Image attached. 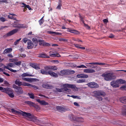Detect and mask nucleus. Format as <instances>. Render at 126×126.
I'll return each instance as SVG.
<instances>
[{"instance_id":"obj_1","label":"nucleus","mask_w":126,"mask_h":126,"mask_svg":"<svg viewBox=\"0 0 126 126\" xmlns=\"http://www.w3.org/2000/svg\"><path fill=\"white\" fill-rule=\"evenodd\" d=\"M102 76L104 78V79L107 81L114 79L116 78V76L112 72L105 73L102 74Z\"/></svg>"},{"instance_id":"obj_2","label":"nucleus","mask_w":126,"mask_h":126,"mask_svg":"<svg viewBox=\"0 0 126 126\" xmlns=\"http://www.w3.org/2000/svg\"><path fill=\"white\" fill-rule=\"evenodd\" d=\"M93 93L95 97L99 101H102V99L101 96H104L105 95V93L103 91L100 90L94 91Z\"/></svg>"},{"instance_id":"obj_3","label":"nucleus","mask_w":126,"mask_h":126,"mask_svg":"<svg viewBox=\"0 0 126 126\" xmlns=\"http://www.w3.org/2000/svg\"><path fill=\"white\" fill-rule=\"evenodd\" d=\"M24 116L30 119V120L34 122L36 124H38L40 122V121L37 119L34 116L32 115L31 113L25 112Z\"/></svg>"},{"instance_id":"obj_4","label":"nucleus","mask_w":126,"mask_h":126,"mask_svg":"<svg viewBox=\"0 0 126 126\" xmlns=\"http://www.w3.org/2000/svg\"><path fill=\"white\" fill-rule=\"evenodd\" d=\"M13 87L15 89V92L17 94L20 95L23 94V91L21 87L18 86L14 84L13 85Z\"/></svg>"},{"instance_id":"obj_5","label":"nucleus","mask_w":126,"mask_h":126,"mask_svg":"<svg viewBox=\"0 0 126 126\" xmlns=\"http://www.w3.org/2000/svg\"><path fill=\"white\" fill-rule=\"evenodd\" d=\"M60 74L61 76L71 74L75 73V71L72 70H64L61 71Z\"/></svg>"},{"instance_id":"obj_6","label":"nucleus","mask_w":126,"mask_h":126,"mask_svg":"<svg viewBox=\"0 0 126 126\" xmlns=\"http://www.w3.org/2000/svg\"><path fill=\"white\" fill-rule=\"evenodd\" d=\"M15 83L20 87L21 85L24 86H29L30 85V84L25 82H22L20 81L18 79L16 80L15 81Z\"/></svg>"},{"instance_id":"obj_7","label":"nucleus","mask_w":126,"mask_h":126,"mask_svg":"<svg viewBox=\"0 0 126 126\" xmlns=\"http://www.w3.org/2000/svg\"><path fill=\"white\" fill-rule=\"evenodd\" d=\"M88 87L91 88H96L99 87L98 84L94 82H92L88 83L86 84Z\"/></svg>"},{"instance_id":"obj_8","label":"nucleus","mask_w":126,"mask_h":126,"mask_svg":"<svg viewBox=\"0 0 126 126\" xmlns=\"http://www.w3.org/2000/svg\"><path fill=\"white\" fill-rule=\"evenodd\" d=\"M65 84L63 85V88L61 89H57V91L60 92H62L67 93H68L70 92V90L65 86L64 85Z\"/></svg>"},{"instance_id":"obj_9","label":"nucleus","mask_w":126,"mask_h":126,"mask_svg":"<svg viewBox=\"0 0 126 126\" xmlns=\"http://www.w3.org/2000/svg\"><path fill=\"white\" fill-rule=\"evenodd\" d=\"M5 93L7 94L11 98H12L14 97L13 91L11 88H7V89Z\"/></svg>"},{"instance_id":"obj_10","label":"nucleus","mask_w":126,"mask_h":126,"mask_svg":"<svg viewBox=\"0 0 126 126\" xmlns=\"http://www.w3.org/2000/svg\"><path fill=\"white\" fill-rule=\"evenodd\" d=\"M38 42L39 43V45L40 46L47 47H49L50 46V44L49 43L45 42L44 40L38 39Z\"/></svg>"},{"instance_id":"obj_11","label":"nucleus","mask_w":126,"mask_h":126,"mask_svg":"<svg viewBox=\"0 0 126 126\" xmlns=\"http://www.w3.org/2000/svg\"><path fill=\"white\" fill-rule=\"evenodd\" d=\"M64 85L67 88H70L76 91L78 90V88L75 85L70 84L68 83L65 84Z\"/></svg>"},{"instance_id":"obj_12","label":"nucleus","mask_w":126,"mask_h":126,"mask_svg":"<svg viewBox=\"0 0 126 126\" xmlns=\"http://www.w3.org/2000/svg\"><path fill=\"white\" fill-rule=\"evenodd\" d=\"M18 31V30L17 29H15L6 33L4 36L6 37L11 36L16 33Z\"/></svg>"},{"instance_id":"obj_13","label":"nucleus","mask_w":126,"mask_h":126,"mask_svg":"<svg viewBox=\"0 0 126 126\" xmlns=\"http://www.w3.org/2000/svg\"><path fill=\"white\" fill-rule=\"evenodd\" d=\"M11 111L13 113L20 114L23 116H24L25 113V112H24L21 110H20L19 111L15 110L13 109H11Z\"/></svg>"},{"instance_id":"obj_14","label":"nucleus","mask_w":126,"mask_h":126,"mask_svg":"<svg viewBox=\"0 0 126 126\" xmlns=\"http://www.w3.org/2000/svg\"><path fill=\"white\" fill-rule=\"evenodd\" d=\"M110 85L114 88H116L119 87V85L117 80H113L111 82Z\"/></svg>"},{"instance_id":"obj_15","label":"nucleus","mask_w":126,"mask_h":126,"mask_svg":"<svg viewBox=\"0 0 126 126\" xmlns=\"http://www.w3.org/2000/svg\"><path fill=\"white\" fill-rule=\"evenodd\" d=\"M23 80L29 82L35 81L38 80L37 79L31 78H22Z\"/></svg>"},{"instance_id":"obj_16","label":"nucleus","mask_w":126,"mask_h":126,"mask_svg":"<svg viewBox=\"0 0 126 126\" xmlns=\"http://www.w3.org/2000/svg\"><path fill=\"white\" fill-rule=\"evenodd\" d=\"M13 27L15 28H24L26 27L23 24L19 23L15 24H13Z\"/></svg>"},{"instance_id":"obj_17","label":"nucleus","mask_w":126,"mask_h":126,"mask_svg":"<svg viewBox=\"0 0 126 126\" xmlns=\"http://www.w3.org/2000/svg\"><path fill=\"white\" fill-rule=\"evenodd\" d=\"M27 48L29 49H32V48L34 46V45L32 42L30 40H29L27 42Z\"/></svg>"},{"instance_id":"obj_18","label":"nucleus","mask_w":126,"mask_h":126,"mask_svg":"<svg viewBox=\"0 0 126 126\" xmlns=\"http://www.w3.org/2000/svg\"><path fill=\"white\" fill-rule=\"evenodd\" d=\"M36 101L39 103L41 105H47L48 104L45 101L43 100L41 101L39 99H36Z\"/></svg>"},{"instance_id":"obj_19","label":"nucleus","mask_w":126,"mask_h":126,"mask_svg":"<svg viewBox=\"0 0 126 126\" xmlns=\"http://www.w3.org/2000/svg\"><path fill=\"white\" fill-rule=\"evenodd\" d=\"M77 77L79 78H86L88 77V76L86 74H78L77 75Z\"/></svg>"},{"instance_id":"obj_20","label":"nucleus","mask_w":126,"mask_h":126,"mask_svg":"<svg viewBox=\"0 0 126 126\" xmlns=\"http://www.w3.org/2000/svg\"><path fill=\"white\" fill-rule=\"evenodd\" d=\"M67 31L68 32L78 34H79V32L75 30H72V29L68 28Z\"/></svg>"},{"instance_id":"obj_21","label":"nucleus","mask_w":126,"mask_h":126,"mask_svg":"<svg viewBox=\"0 0 126 126\" xmlns=\"http://www.w3.org/2000/svg\"><path fill=\"white\" fill-rule=\"evenodd\" d=\"M42 86L43 87L47 89H52L53 88L52 86L48 84H44L42 85Z\"/></svg>"},{"instance_id":"obj_22","label":"nucleus","mask_w":126,"mask_h":126,"mask_svg":"<svg viewBox=\"0 0 126 126\" xmlns=\"http://www.w3.org/2000/svg\"><path fill=\"white\" fill-rule=\"evenodd\" d=\"M12 51V49L11 48H7L3 51L2 54H5L11 52Z\"/></svg>"},{"instance_id":"obj_23","label":"nucleus","mask_w":126,"mask_h":126,"mask_svg":"<svg viewBox=\"0 0 126 126\" xmlns=\"http://www.w3.org/2000/svg\"><path fill=\"white\" fill-rule=\"evenodd\" d=\"M30 65L31 66L36 69L38 70L40 69V67L39 66H38L36 64L34 63H30Z\"/></svg>"},{"instance_id":"obj_24","label":"nucleus","mask_w":126,"mask_h":126,"mask_svg":"<svg viewBox=\"0 0 126 126\" xmlns=\"http://www.w3.org/2000/svg\"><path fill=\"white\" fill-rule=\"evenodd\" d=\"M120 101L123 103L126 104V96L123 97L119 99Z\"/></svg>"},{"instance_id":"obj_25","label":"nucleus","mask_w":126,"mask_h":126,"mask_svg":"<svg viewBox=\"0 0 126 126\" xmlns=\"http://www.w3.org/2000/svg\"><path fill=\"white\" fill-rule=\"evenodd\" d=\"M48 75H49L51 76L54 78H57L58 76V75L57 74L52 71L51 72H49Z\"/></svg>"},{"instance_id":"obj_26","label":"nucleus","mask_w":126,"mask_h":126,"mask_svg":"<svg viewBox=\"0 0 126 126\" xmlns=\"http://www.w3.org/2000/svg\"><path fill=\"white\" fill-rule=\"evenodd\" d=\"M74 45L78 49H80L82 50H84L85 49V47H81L80 46H81L79 45L78 44H75Z\"/></svg>"},{"instance_id":"obj_27","label":"nucleus","mask_w":126,"mask_h":126,"mask_svg":"<svg viewBox=\"0 0 126 126\" xmlns=\"http://www.w3.org/2000/svg\"><path fill=\"white\" fill-rule=\"evenodd\" d=\"M56 109L59 111H65V109L63 107L57 106L56 107Z\"/></svg>"},{"instance_id":"obj_28","label":"nucleus","mask_w":126,"mask_h":126,"mask_svg":"<svg viewBox=\"0 0 126 126\" xmlns=\"http://www.w3.org/2000/svg\"><path fill=\"white\" fill-rule=\"evenodd\" d=\"M122 113L123 115L126 116V105H125L123 107Z\"/></svg>"},{"instance_id":"obj_29","label":"nucleus","mask_w":126,"mask_h":126,"mask_svg":"<svg viewBox=\"0 0 126 126\" xmlns=\"http://www.w3.org/2000/svg\"><path fill=\"white\" fill-rule=\"evenodd\" d=\"M39 57L41 58H49V56H47V55L46 53L40 54H39Z\"/></svg>"},{"instance_id":"obj_30","label":"nucleus","mask_w":126,"mask_h":126,"mask_svg":"<svg viewBox=\"0 0 126 126\" xmlns=\"http://www.w3.org/2000/svg\"><path fill=\"white\" fill-rule=\"evenodd\" d=\"M50 56L53 57H60L61 56L59 53H53L51 54H50Z\"/></svg>"},{"instance_id":"obj_31","label":"nucleus","mask_w":126,"mask_h":126,"mask_svg":"<svg viewBox=\"0 0 126 126\" xmlns=\"http://www.w3.org/2000/svg\"><path fill=\"white\" fill-rule=\"evenodd\" d=\"M89 64H96L99 65H104L106 64L104 63H99L98 62H92L90 63Z\"/></svg>"},{"instance_id":"obj_32","label":"nucleus","mask_w":126,"mask_h":126,"mask_svg":"<svg viewBox=\"0 0 126 126\" xmlns=\"http://www.w3.org/2000/svg\"><path fill=\"white\" fill-rule=\"evenodd\" d=\"M44 69L46 71H47L48 72H51V71L50 66H46L45 67Z\"/></svg>"},{"instance_id":"obj_33","label":"nucleus","mask_w":126,"mask_h":126,"mask_svg":"<svg viewBox=\"0 0 126 126\" xmlns=\"http://www.w3.org/2000/svg\"><path fill=\"white\" fill-rule=\"evenodd\" d=\"M4 69H8L14 73H16L17 72V71L16 70H13L11 68H10L9 67H8L6 66H4Z\"/></svg>"},{"instance_id":"obj_34","label":"nucleus","mask_w":126,"mask_h":126,"mask_svg":"<svg viewBox=\"0 0 126 126\" xmlns=\"http://www.w3.org/2000/svg\"><path fill=\"white\" fill-rule=\"evenodd\" d=\"M75 119L77 121L79 122H82L84 121V119L82 117H76Z\"/></svg>"},{"instance_id":"obj_35","label":"nucleus","mask_w":126,"mask_h":126,"mask_svg":"<svg viewBox=\"0 0 126 126\" xmlns=\"http://www.w3.org/2000/svg\"><path fill=\"white\" fill-rule=\"evenodd\" d=\"M40 73L43 74L48 75V74L49 72L46 71L45 69H41L40 70Z\"/></svg>"},{"instance_id":"obj_36","label":"nucleus","mask_w":126,"mask_h":126,"mask_svg":"<svg viewBox=\"0 0 126 126\" xmlns=\"http://www.w3.org/2000/svg\"><path fill=\"white\" fill-rule=\"evenodd\" d=\"M21 4L24 5L21 6L22 7H24V6H25V7H26L27 8H28V9L29 10H30L32 9L30 7L29 5H27L26 4L23 3H22Z\"/></svg>"},{"instance_id":"obj_37","label":"nucleus","mask_w":126,"mask_h":126,"mask_svg":"<svg viewBox=\"0 0 126 126\" xmlns=\"http://www.w3.org/2000/svg\"><path fill=\"white\" fill-rule=\"evenodd\" d=\"M117 80L118 83H119L121 84L125 83L126 82L125 80L121 79H118Z\"/></svg>"},{"instance_id":"obj_38","label":"nucleus","mask_w":126,"mask_h":126,"mask_svg":"<svg viewBox=\"0 0 126 126\" xmlns=\"http://www.w3.org/2000/svg\"><path fill=\"white\" fill-rule=\"evenodd\" d=\"M21 76L23 77L31 76L32 75L28 74L27 72L24 73L22 74Z\"/></svg>"},{"instance_id":"obj_39","label":"nucleus","mask_w":126,"mask_h":126,"mask_svg":"<svg viewBox=\"0 0 126 126\" xmlns=\"http://www.w3.org/2000/svg\"><path fill=\"white\" fill-rule=\"evenodd\" d=\"M85 79H79L77 81V82L78 83H80L85 82Z\"/></svg>"},{"instance_id":"obj_40","label":"nucleus","mask_w":126,"mask_h":126,"mask_svg":"<svg viewBox=\"0 0 126 126\" xmlns=\"http://www.w3.org/2000/svg\"><path fill=\"white\" fill-rule=\"evenodd\" d=\"M60 2L59 3V5L56 8V9L58 10H60L61 9V6H62V4L61 2V0H60Z\"/></svg>"},{"instance_id":"obj_41","label":"nucleus","mask_w":126,"mask_h":126,"mask_svg":"<svg viewBox=\"0 0 126 126\" xmlns=\"http://www.w3.org/2000/svg\"><path fill=\"white\" fill-rule=\"evenodd\" d=\"M27 103L28 104L30 105V106H32L33 107H35V104L33 102L28 101L27 102Z\"/></svg>"},{"instance_id":"obj_42","label":"nucleus","mask_w":126,"mask_h":126,"mask_svg":"<svg viewBox=\"0 0 126 126\" xmlns=\"http://www.w3.org/2000/svg\"><path fill=\"white\" fill-rule=\"evenodd\" d=\"M79 16L80 18V20L84 24V21L83 19V17L80 14H79Z\"/></svg>"},{"instance_id":"obj_43","label":"nucleus","mask_w":126,"mask_h":126,"mask_svg":"<svg viewBox=\"0 0 126 126\" xmlns=\"http://www.w3.org/2000/svg\"><path fill=\"white\" fill-rule=\"evenodd\" d=\"M7 89V88H5L2 87H0V90H1L3 92L5 93Z\"/></svg>"},{"instance_id":"obj_44","label":"nucleus","mask_w":126,"mask_h":126,"mask_svg":"<svg viewBox=\"0 0 126 126\" xmlns=\"http://www.w3.org/2000/svg\"><path fill=\"white\" fill-rule=\"evenodd\" d=\"M21 61H19L16 62H15L14 64L17 66H19L21 64Z\"/></svg>"},{"instance_id":"obj_45","label":"nucleus","mask_w":126,"mask_h":126,"mask_svg":"<svg viewBox=\"0 0 126 126\" xmlns=\"http://www.w3.org/2000/svg\"><path fill=\"white\" fill-rule=\"evenodd\" d=\"M28 94L30 96V97L32 99H33L34 98V94L32 93H28Z\"/></svg>"},{"instance_id":"obj_46","label":"nucleus","mask_w":126,"mask_h":126,"mask_svg":"<svg viewBox=\"0 0 126 126\" xmlns=\"http://www.w3.org/2000/svg\"><path fill=\"white\" fill-rule=\"evenodd\" d=\"M7 66H6L10 67H13L14 66L15 64H14L12 63H9L8 64H7Z\"/></svg>"},{"instance_id":"obj_47","label":"nucleus","mask_w":126,"mask_h":126,"mask_svg":"<svg viewBox=\"0 0 126 126\" xmlns=\"http://www.w3.org/2000/svg\"><path fill=\"white\" fill-rule=\"evenodd\" d=\"M51 68V70H56L58 68L56 66H50Z\"/></svg>"},{"instance_id":"obj_48","label":"nucleus","mask_w":126,"mask_h":126,"mask_svg":"<svg viewBox=\"0 0 126 126\" xmlns=\"http://www.w3.org/2000/svg\"><path fill=\"white\" fill-rule=\"evenodd\" d=\"M30 85L29 86H30L32 87H33L35 90H37L38 89V87L36 86H35V85H32L31 84H30Z\"/></svg>"},{"instance_id":"obj_49","label":"nucleus","mask_w":126,"mask_h":126,"mask_svg":"<svg viewBox=\"0 0 126 126\" xmlns=\"http://www.w3.org/2000/svg\"><path fill=\"white\" fill-rule=\"evenodd\" d=\"M29 40L27 38H25L23 39L22 41L25 43H26L27 42H28L29 40Z\"/></svg>"},{"instance_id":"obj_50","label":"nucleus","mask_w":126,"mask_h":126,"mask_svg":"<svg viewBox=\"0 0 126 126\" xmlns=\"http://www.w3.org/2000/svg\"><path fill=\"white\" fill-rule=\"evenodd\" d=\"M95 72V70L90 69H89V73H94Z\"/></svg>"},{"instance_id":"obj_51","label":"nucleus","mask_w":126,"mask_h":126,"mask_svg":"<svg viewBox=\"0 0 126 126\" xmlns=\"http://www.w3.org/2000/svg\"><path fill=\"white\" fill-rule=\"evenodd\" d=\"M77 68H86L87 67H86L84 65H80L79 66H78L77 67Z\"/></svg>"},{"instance_id":"obj_52","label":"nucleus","mask_w":126,"mask_h":126,"mask_svg":"<svg viewBox=\"0 0 126 126\" xmlns=\"http://www.w3.org/2000/svg\"><path fill=\"white\" fill-rule=\"evenodd\" d=\"M21 39V38H20L19 39L16 40L14 42V44L15 45H16L17 44L19 43V41Z\"/></svg>"},{"instance_id":"obj_53","label":"nucleus","mask_w":126,"mask_h":126,"mask_svg":"<svg viewBox=\"0 0 126 126\" xmlns=\"http://www.w3.org/2000/svg\"><path fill=\"white\" fill-rule=\"evenodd\" d=\"M59 40L60 42L63 41V42H67V41L68 40L67 39H64V38H60L59 39Z\"/></svg>"},{"instance_id":"obj_54","label":"nucleus","mask_w":126,"mask_h":126,"mask_svg":"<svg viewBox=\"0 0 126 126\" xmlns=\"http://www.w3.org/2000/svg\"><path fill=\"white\" fill-rule=\"evenodd\" d=\"M120 89L121 90H126V85H124L122 86L120 88Z\"/></svg>"},{"instance_id":"obj_55","label":"nucleus","mask_w":126,"mask_h":126,"mask_svg":"<svg viewBox=\"0 0 126 126\" xmlns=\"http://www.w3.org/2000/svg\"><path fill=\"white\" fill-rule=\"evenodd\" d=\"M0 20L1 21L3 22H4L7 20L6 19H5L3 17L0 18Z\"/></svg>"},{"instance_id":"obj_56","label":"nucleus","mask_w":126,"mask_h":126,"mask_svg":"<svg viewBox=\"0 0 126 126\" xmlns=\"http://www.w3.org/2000/svg\"><path fill=\"white\" fill-rule=\"evenodd\" d=\"M73 40H74L75 41H77V42H82V41H81V40H79L78 39H73Z\"/></svg>"},{"instance_id":"obj_57","label":"nucleus","mask_w":126,"mask_h":126,"mask_svg":"<svg viewBox=\"0 0 126 126\" xmlns=\"http://www.w3.org/2000/svg\"><path fill=\"white\" fill-rule=\"evenodd\" d=\"M44 21L43 20H39V22L40 25H42Z\"/></svg>"},{"instance_id":"obj_58","label":"nucleus","mask_w":126,"mask_h":126,"mask_svg":"<svg viewBox=\"0 0 126 126\" xmlns=\"http://www.w3.org/2000/svg\"><path fill=\"white\" fill-rule=\"evenodd\" d=\"M7 56L8 57L10 58H12L13 57V56L11 53L8 54L7 55Z\"/></svg>"},{"instance_id":"obj_59","label":"nucleus","mask_w":126,"mask_h":126,"mask_svg":"<svg viewBox=\"0 0 126 126\" xmlns=\"http://www.w3.org/2000/svg\"><path fill=\"white\" fill-rule=\"evenodd\" d=\"M20 56L22 57H25L26 56V55L25 54H20Z\"/></svg>"},{"instance_id":"obj_60","label":"nucleus","mask_w":126,"mask_h":126,"mask_svg":"<svg viewBox=\"0 0 126 126\" xmlns=\"http://www.w3.org/2000/svg\"><path fill=\"white\" fill-rule=\"evenodd\" d=\"M114 36L112 34H111L110 35L109 37L110 38H113L114 37Z\"/></svg>"},{"instance_id":"obj_61","label":"nucleus","mask_w":126,"mask_h":126,"mask_svg":"<svg viewBox=\"0 0 126 126\" xmlns=\"http://www.w3.org/2000/svg\"><path fill=\"white\" fill-rule=\"evenodd\" d=\"M74 105L76 106L79 107L80 106L76 102H74Z\"/></svg>"},{"instance_id":"obj_62","label":"nucleus","mask_w":126,"mask_h":126,"mask_svg":"<svg viewBox=\"0 0 126 126\" xmlns=\"http://www.w3.org/2000/svg\"><path fill=\"white\" fill-rule=\"evenodd\" d=\"M84 72L85 73H89V69H84Z\"/></svg>"},{"instance_id":"obj_63","label":"nucleus","mask_w":126,"mask_h":126,"mask_svg":"<svg viewBox=\"0 0 126 126\" xmlns=\"http://www.w3.org/2000/svg\"><path fill=\"white\" fill-rule=\"evenodd\" d=\"M47 33H49V34H54L55 32H53L51 31H48L47 32Z\"/></svg>"},{"instance_id":"obj_64","label":"nucleus","mask_w":126,"mask_h":126,"mask_svg":"<svg viewBox=\"0 0 126 126\" xmlns=\"http://www.w3.org/2000/svg\"><path fill=\"white\" fill-rule=\"evenodd\" d=\"M103 21L104 23H107L108 22V20L107 19H104L103 20Z\"/></svg>"}]
</instances>
